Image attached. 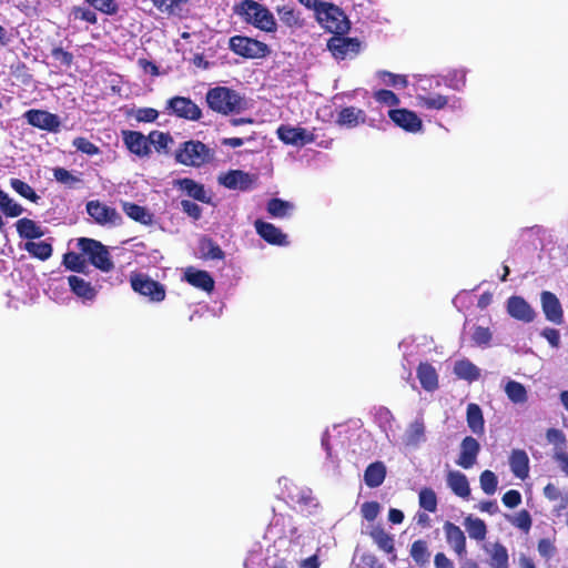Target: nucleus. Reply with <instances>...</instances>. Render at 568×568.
Listing matches in <instances>:
<instances>
[{
  "mask_svg": "<svg viewBox=\"0 0 568 568\" xmlns=\"http://www.w3.org/2000/svg\"><path fill=\"white\" fill-rule=\"evenodd\" d=\"M122 210L130 219L135 222H139L143 225H149L152 223L153 215L144 206L131 202H123Z\"/></svg>",
  "mask_w": 568,
  "mask_h": 568,
  "instance_id": "35",
  "label": "nucleus"
},
{
  "mask_svg": "<svg viewBox=\"0 0 568 568\" xmlns=\"http://www.w3.org/2000/svg\"><path fill=\"white\" fill-rule=\"evenodd\" d=\"M254 226L256 233L268 244L278 246L287 244V235L284 234L274 224L264 222L262 220H256Z\"/></svg>",
  "mask_w": 568,
  "mask_h": 568,
  "instance_id": "20",
  "label": "nucleus"
},
{
  "mask_svg": "<svg viewBox=\"0 0 568 568\" xmlns=\"http://www.w3.org/2000/svg\"><path fill=\"white\" fill-rule=\"evenodd\" d=\"M546 438L549 444L555 447V453L566 452L567 438L565 433L558 428H548L546 432Z\"/></svg>",
  "mask_w": 568,
  "mask_h": 568,
  "instance_id": "53",
  "label": "nucleus"
},
{
  "mask_svg": "<svg viewBox=\"0 0 568 568\" xmlns=\"http://www.w3.org/2000/svg\"><path fill=\"white\" fill-rule=\"evenodd\" d=\"M419 506L429 513L437 510V496L432 488L425 487L419 491L418 495Z\"/></svg>",
  "mask_w": 568,
  "mask_h": 568,
  "instance_id": "52",
  "label": "nucleus"
},
{
  "mask_svg": "<svg viewBox=\"0 0 568 568\" xmlns=\"http://www.w3.org/2000/svg\"><path fill=\"white\" fill-rule=\"evenodd\" d=\"M510 523L524 532H528L531 528L532 520L529 511L521 509L515 517L510 519Z\"/></svg>",
  "mask_w": 568,
  "mask_h": 568,
  "instance_id": "62",
  "label": "nucleus"
},
{
  "mask_svg": "<svg viewBox=\"0 0 568 568\" xmlns=\"http://www.w3.org/2000/svg\"><path fill=\"white\" fill-rule=\"evenodd\" d=\"M164 112L176 118L199 121L202 118V110L190 98L175 95L165 103Z\"/></svg>",
  "mask_w": 568,
  "mask_h": 568,
  "instance_id": "8",
  "label": "nucleus"
},
{
  "mask_svg": "<svg viewBox=\"0 0 568 568\" xmlns=\"http://www.w3.org/2000/svg\"><path fill=\"white\" fill-rule=\"evenodd\" d=\"M276 12L282 23L288 28H301L303 20L300 18V13L290 4H284L276 8Z\"/></svg>",
  "mask_w": 568,
  "mask_h": 568,
  "instance_id": "40",
  "label": "nucleus"
},
{
  "mask_svg": "<svg viewBox=\"0 0 568 568\" xmlns=\"http://www.w3.org/2000/svg\"><path fill=\"white\" fill-rule=\"evenodd\" d=\"M491 332L488 327L475 326L471 339L477 346H488L491 341Z\"/></svg>",
  "mask_w": 568,
  "mask_h": 568,
  "instance_id": "61",
  "label": "nucleus"
},
{
  "mask_svg": "<svg viewBox=\"0 0 568 568\" xmlns=\"http://www.w3.org/2000/svg\"><path fill=\"white\" fill-rule=\"evenodd\" d=\"M132 290L151 302H162L166 296L165 286L143 273H133L130 277Z\"/></svg>",
  "mask_w": 568,
  "mask_h": 568,
  "instance_id": "7",
  "label": "nucleus"
},
{
  "mask_svg": "<svg viewBox=\"0 0 568 568\" xmlns=\"http://www.w3.org/2000/svg\"><path fill=\"white\" fill-rule=\"evenodd\" d=\"M13 75L24 85H29L33 81V75L26 63L19 62L12 71Z\"/></svg>",
  "mask_w": 568,
  "mask_h": 568,
  "instance_id": "64",
  "label": "nucleus"
},
{
  "mask_svg": "<svg viewBox=\"0 0 568 568\" xmlns=\"http://www.w3.org/2000/svg\"><path fill=\"white\" fill-rule=\"evenodd\" d=\"M229 47L235 54L245 59H262L271 53L265 42L245 36L231 37Z\"/></svg>",
  "mask_w": 568,
  "mask_h": 568,
  "instance_id": "6",
  "label": "nucleus"
},
{
  "mask_svg": "<svg viewBox=\"0 0 568 568\" xmlns=\"http://www.w3.org/2000/svg\"><path fill=\"white\" fill-rule=\"evenodd\" d=\"M508 314L524 323H530L535 320L536 313L529 303L521 296H510L507 301Z\"/></svg>",
  "mask_w": 568,
  "mask_h": 568,
  "instance_id": "16",
  "label": "nucleus"
},
{
  "mask_svg": "<svg viewBox=\"0 0 568 568\" xmlns=\"http://www.w3.org/2000/svg\"><path fill=\"white\" fill-rule=\"evenodd\" d=\"M78 247L82 254L88 256L89 262L98 270L105 273L113 270L114 264L111 260L110 252L100 241L81 237L78 240Z\"/></svg>",
  "mask_w": 568,
  "mask_h": 568,
  "instance_id": "5",
  "label": "nucleus"
},
{
  "mask_svg": "<svg viewBox=\"0 0 568 568\" xmlns=\"http://www.w3.org/2000/svg\"><path fill=\"white\" fill-rule=\"evenodd\" d=\"M509 465L513 474L519 479H526L529 475V457L524 449H514L509 456Z\"/></svg>",
  "mask_w": 568,
  "mask_h": 568,
  "instance_id": "24",
  "label": "nucleus"
},
{
  "mask_svg": "<svg viewBox=\"0 0 568 568\" xmlns=\"http://www.w3.org/2000/svg\"><path fill=\"white\" fill-rule=\"evenodd\" d=\"M149 145H153L156 152H168L173 138L169 132L153 130L149 133Z\"/></svg>",
  "mask_w": 568,
  "mask_h": 568,
  "instance_id": "44",
  "label": "nucleus"
},
{
  "mask_svg": "<svg viewBox=\"0 0 568 568\" xmlns=\"http://www.w3.org/2000/svg\"><path fill=\"white\" fill-rule=\"evenodd\" d=\"M70 290L78 297L87 301H92L97 296V290L91 285L90 282L77 275H70L68 277Z\"/></svg>",
  "mask_w": 568,
  "mask_h": 568,
  "instance_id": "26",
  "label": "nucleus"
},
{
  "mask_svg": "<svg viewBox=\"0 0 568 568\" xmlns=\"http://www.w3.org/2000/svg\"><path fill=\"white\" fill-rule=\"evenodd\" d=\"M417 101L419 106L427 110H443L447 106L456 109L459 106L460 102L459 99H454L453 102L449 103V97L443 94L418 95Z\"/></svg>",
  "mask_w": 568,
  "mask_h": 568,
  "instance_id": "23",
  "label": "nucleus"
},
{
  "mask_svg": "<svg viewBox=\"0 0 568 568\" xmlns=\"http://www.w3.org/2000/svg\"><path fill=\"white\" fill-rule=\"evenodd\" d=\"M214 152L201 141L190 140L180 145L175 160L186 166L200 168L213 160Z\"/></svg>",
  "mask_w": 568,
  "mask_h": 568,
  "instance_id": "4",
  "label": "nucleus"
},
{
  "mask_svg": "<svg viewBox=\"0 0 568 568\" xmlns=\"http://www.w3.org/2000/svg\"><path fill=\"white\" fill-rule=\"evenodd\" d=\"M447 544L459 557L464 558L467 554V540L462 528L452 521H445L443 526Z\"/></svg>",
  "mask_w": 568,
  "mask_h": 568,
  "instance_id": "14",
  "label": "nucleus"
},
{
  "mask_svg": "<svg viewBox=\"0 0 568 568\" xmlns=\"http://www.w3.org/2000/svg\"><path fill=\"white\" fill-rule=\"evenodd\" d=\"M374 98L377 102L388 106H396L400 103L399 98L393 91L386 89L376 91Z\"/></svg>",
  "mask_w": 568,
  "mask_h": 568,
  "instance_id": "63",
  "label": "nucleus"
},
{
  "mask_svg": "<svg viewBox=\"0 0 568 568\" xmlns=\"http://www.w3.org/2000/svg\"><path fill=\"white\" fill-rule=\"evenodd\" d=\"M409 555L417 566H426L430 559L427 541L424 539L415 540L410 546Z\"/></svg>",
  "mask_w": 568,
  "mask_h": 568,
  "instance_id": "38",
  "label": "nucleus"
},
{
  "mask_svg": "<svg viewBox=\"0 0 568 568\" xmlns=\"http://www.w3.org/2000/svg\"><path fill=\"white\" fill-rule=\"evenodd\" d=\"M207 106L222 115L240 113L247 108L244 95L229 87L211 88L205 94Z\"/></svg>",
  "mask_w": 568,
  "mask_h": 568,
  "instance_id": "1",
  "label": "nucleus"
},
{
  "mask_svg": "<svg viewBox=\"0 0 568 568\" xmlns=\"http://www.w3.org/2000/svg\"><path fill=\"white\" fill-rule=\"evenodd\" d=\"M53 176L59 183L68 185L69 187L81 182L80 178L73 175L70 171L61 166L53 169Z\"/></svg>",
  "mask_w": 568,
  "mask_h": 568,
  "instance_id": "58",
  "label": "nucleus"
},
{
  "mask_svg": "<svg viewBox=\"0 0 568 568\" xmlns=\"http://www.w3.org/2000/svg\"><path fill=\"white\" fill-rule=\"evenodd\" d=\"M417 378L420 383V386L426 392H434L438 388L439 382H438V374L435 369V367L428 363V362H422L417 366L416 369Z\"/></svg>",
  "mask_w": 568,
  "mask_h": 568,
  "instance_id": "22",
  "label": "nucleus"
},
{
  "mask_svg": "<svg viewBox=\"0 0 568 568\" xmlns=\"http://www.w3.org/2000/svg\"><path fill=\"white\" fill-rule=\"evenodd\" d=\"M62 264L69 271L83 273L87 268V262L81 254L67 252L63 254Z\"/></svg>",
  "mask_w": 568,
  "mask_h": 568,
  "instance_id": "46",
  "label": "nucleus"
},
{
  "mask_svg": "<svg viewBox=\"0 0 568 568\" xmlns=\"http://www.w3.org/2000/svg\"><path fill=\"white\" fill-rule=\"evenodd\" d=\"M267 213L273 217H285L293 210V204L278 197H273L267 202Z\"/></svg>",
  "mask_w": 568,
  "mask_h": 568,
  "instance_id": "45",
  "label": "nucleus"
},
{
  "mask_svg": "<svg viewBox=\"0 0 568 568\" xmlns=\"http://www.w3.org/2000/svg\"><path fill=\"white\" fill-rule=\"evenodd\" d=\"M424 440L425 423L423 417H419L408 425L405 434V445L410 447H417Z\"/></svg>",
  "mask_w": 568,
  "mask_h": 568,
  "instance_id": "34",
  "label": "nucleus"
},
{
  "mask_svg": "<svg viewBox=\"0 0 568 568\" xmlns=\"http://www.w3.org/2000/svg\"><path fill=\"white\" fill-rule=\"evenodd\" d=\"M0 209L4 213V215L9 217H17L23 213V207L13 202L9 195L0 190Z\"/></svg>",
  "mask_w": 568,
  "mask_h": 568,
  "instance_id": "49",
  "label": "nucleus"
},
{
  "mask_svg": "<svg viewBox=\"0 0 568 568\" xmlns=\"http://www.w3.org/2000/svg\"><path fill=\"white\" fill-rule=\"evenodd\" d=\"M199 248L205 260H223L225 257L224 251L211 237L203 236L199 242Z\"/></svg>",
  "mask_w": 568,
  "mask_h": 568,
  "instance_id": "37",
  "label": "nucleus"
},
{
  "mask_svg": "<svg viewBox=\"0 0 568 568\" xmlns=\"http://www.w3.org/2000/svg\"><path fill=\"white\" fill-rule=\"evenodd\" d=\"M447 484L455 495L462 498H468L470 496V488L465 474L457 470L449 471L447 475Z\"/></svg>",
  "mask_w": 568,
  "mask_h": 568,
  "instance_id": "32",
  "label": "nucleus"
},
{
  "mask_svg": "<svg viewBox=\"0 0 568 568\" xmlns=\"http://www.w3.org/2000/svg\"><path fill=\"white\" fill-rule=\"evenodd\" d=\"M315 16L318 23L333 34L344 36L351 29V22L345 12L332 2H324Z\"/></svg>",
  "mask_w": 568,
  "mask_h": 568,
  "instance_id": "3",
  "label": "nucleus"
},
{
  "mask_svg": "<svg viewBox=\"0 0 568 568\" xmlns=\"http://www.w3.org/2000/svg\"><path fill=\"white\" fill-rule=\"evenodd\" d=\"M234 12L254 28L273 33L277 30V23L273 13L255 0H242L233 8Z\"/></svg>",
  "mask_w": 568,
  "mask_h": 568,
  "instance_id": "2",
  "label": "nucleus"
},
{
  "mask_svg": "<svg viewBox=\"0 0 568 568\" xmlns=\"http://www.w3.org/2000/svg\"><path fill=\"white\" fill-rule=\"evenodd\" d=\"M88 214L99 224L116 223L120 216L114 207L108 206L98 200L87 203Z\"/></svg>",
  "mask_w": 568,
  "mask_h": 568,
  "instance_id": "19",
  "label": "nucleus"
},
{
  "mask_svg": "<svg viewBox=\"0 0 568 568\" xmlns=\"http://www.w3.org/2000/svg\"><path fill=\"white\" fill-rule=\"evenodd\" d=\"M465 526L471 539L481 541L486 538L487 526L483 519L468 516L465 519Z\"/></svg>",
  "mask_w": 568,
  "mask_h": 568,
  "instance_id": "42",
  "label": "nucleus"
},
{
  "mask_svg": "<svg viewBox=\"0 0 568 568\" xmlns=\"http://www.w3.org/2000/svg\"><path fill=\"white\" fill-rule=\"evenodd\" d=\"M94 10L106 14L114 16L119 12V3L116 0H84Z\"/></svg>",
  "mask_w": 568,
  "mask_h": 568,
  "instance_id": "51",
  "label": "nucleus"
},
{
  "mask_svg": "<svg viewBox=\"0 0 568 568\" xmlns=\"http://www.w3.org/2000/svg\"><path fill=\"white\" fill-rule=\"evenodd\" d=\"M466 422L469 429L476 435H483L485 432V419L480 406L476 403H469L466 409Z\"/></svg>",
  "mask_w": 568,
  "mask_h": 568,
  "instance_id": "27",
  "label": "nucleus"
},
{
  "mask_svg": "<svg viewBox=\"0 0 568 568\" xmlns=\"http://www.w3.org/2000/svg\"><path fill=\"white\" fill-rule=\"evenodd\" d=\"M445 84L456 91H460L466 84V70L454 69L445 75Z\"/></svg>",
  "mask_w": 568,
  "mask_h": 568,
  "instance_id": "50",
  "label": "nucleus"
},
{
  "mask_svg": "<svg viewBox=\"0 0 568 568\" xmlns=\"http://www.w3.org/2000/svg\"><path fill=\"white\" fill-rule=\"evenodd\" d=\"M16 229L19 236L23 240L32 241L44 235L42 227L38 225L33 220L28 217L18 220L16 223Z\"/></svg>",
  "mask_w": 568,
  "mask_h": 568,
  "instance_id": "29",
  "label": "nucleus"
},
{
  "mask_svg": "<svg viewBox=\"0 0 568 568\" xmlns=\"http://www.w3.org/2000/svg\"><path fill=\"white\" fill-rule=\"evenodd\" d=\"M185 280L192 286L201 288L207 293L214 290V280L206 271H189L185 273Z\"/></svg>",
  "mask_w": 568,
  "mask_h": 568,
  "instance_id": "33",
  "label": "nucleus"
},
{
  "mask_svg": "<svg viewBox=\"0 0 568 568\" xmlns=\"http://www.w3.org/2000/svg\"><path fill=\"white\" fill-rule=\"evenodd\" d=\"M369 537L377 545L378 549L387 555H392L390 560H396L394 536L388 534L381 525L373 526L368 532Z\"/></svg>",
  "mask_w": 568,
  "mask_h": 568,
  "instance_id": "21",
  "label": "nucleus"
},
{
  "mask_svg": "<svg viewBox=\"0 0 568 568\" xmlns=\"http://www.w3.org/2000/svg\"><path fill=\"white\" fill-rule=\"evenodd\" d=\"M505 393L509 400L513 402L514 404H524L528 399L525 386L516 381L507 382L505 386Z\"/></svg>",
  "mask_w": 568,
  "mask_h": 568,
  "instance_id": "43",
  "label": "nucleus"
},
{
  "mask_svg": "<svg viewBox=\"0 0 568 568\" xmlns=\"http://www.w3.org/2000/svg\"><path fill=\"white\" fill-rule=\"evenodd\" d=\"M489 555L491 568H509V555L507 548L499 541L494 542L490 548H485Z\"/></svg>",
  "mask_w": 568,
  "mask_h": 568,
  "instance_id": "31",
  "label": "nucleus"
},
{
  "mask_svg": "<svg viewBox=\"0 0 568 568\" xmlns=\"http://www.w3.org/2000/svg\"><path fill=\"white\" fill-rule=\"evenodd\" d=\"M122 140L126 149L140 156H149L151 154V146L149 145V136L140 131L123 130Z\"/></svg>",
  "mask_w": 568,
  "mask_h": 568,
  "instance_id": "13",
  "label": "nucleus"
},
{
  "mask_svg": "<svg viewBox=\"0 0 568 568\" xmlns=\"http://www.w3.org/2000/svg\"><path fill=\"white\" fill-rule=\"evenodd\" d=\"M389 119L400 129L416 133L423 129V121L412 110L408 109H392L388 111Z\"/></svg>",
  "mask_w": 568,
  "mask_h": 568,
  "instance_id": "12",
  "label": "nucleus"
},
{
  "mask_svg": "<svg viewBox=\"0 0 568 568\" xmlns=\"http://www.w3.org/2000/svg\"><path fill=\"white\" fill-rule=\"evenodd\" d=\"M132 115L138 122L153 123L159 118V111L154 108H139Z\"/></svg>",
  "mask_w": 568,
  "mask_h": 568,
  "instance_id": "60",
  "label": "nucleus"
},
{
  "mask_svg": "<svg viewBox=\"0 0 568 568\" xmlns=\"http://www.w3.org/2000/svg\"><path fill=\"white\" fill-rule=\"evenodd\" d=\"M72 145L77 149V151L82 152L87 155L92 156L100 153V148L84 136L74 138L72 141Z\"/></svg>",
  "mask_w": 568,
  "mask_h": 568,
  "instance_id": "57",
  "label": "nucleus"
},
{
  "mask_svg": "<svg viewBox=\"0 0 568 568\" xmlns=\"http://www.w3.org/2000/svg\"><path fill=\"white\" fill-rule=\"evenodd\" d=\"M93 8L74 6L71 8L70 16L73 17L74 20L85 21L89 24L98 23V14Z\"/></svg>",
  "mask_w": 568,
  "mask_h": 568,
  "instance_id": "48",
  "label": "nucleus"
},
{
  "mask_svg": "<svg viewBox=\"0 0 568 568\" xmlns=\"http://www.w3.org/2000/svg\"><path fill=\"white\" fill-rule=\"evenodd\" d=\"M480 452V445L478 440L471 436H466L460 444V453L456 464L464 469L471 468L477 460V456Z\"/></svg>",
  "mask_w": 568,
  "mask_h": 568,
  "instance_id": "17",
  "label": "nucleus"
},
{
  "mask_svg": "<svg viewBox=\"0 0 568 568\" xmlns=\"http://www.w3.org/2000/svg\"><path fill=\"white\" fill-rule=\"evenodd\" d=\"M277 136L283 143L295 146L311 144L316 139L313 132H308L304 128L284 124L277 129Z\"/></svg>",
  "mask_w": 568,
  "mask_h": 568,
  "instance_id": "10",
  "label": "nucleus"
},
{
  "mask_svg": "<svg viewBox=\"0 0 568 568\" xmlns=\"http://www.w3.org/2000/svg\"><path fill=\"white\" fill-rule=\"evenodd\" d=\"M540 301L546 320L557 325L561 324L564 322V311L556 294L542 291Z\"/></svg>",
  "mask_w": 568,
  "mask_h": 568,
  "instance_id": "15",
  "label": "nucleus"
},
{
  "mask_svg": "<svg viewBox=\"0 0 568 568\" xmlns=\"http://www.w3.org/2000/svg\"><path fill=\"white\" fill-rule=\"evenodd\" d=\"M366 122V113L356 109L355 106H345L343 108L336 119V123L341 126L355 128L358 124H363Z\"/></svg>",
  "mask_w": 568,
  "mask_h": 568,
  "instance_id": "25",
  "label": "nucleus"
},
{
  "mask_svg": "<svg viewBox=\"0 0 568 568\" xmlns=\"http://www.w3.org/2000/svg\"><path fill=\"white\" fill-rule=\"evenodd\" d=\"M256 175L242 170H230L219 178L220 184L229 190L250 191L255 186Z\"/></svg>",
  "mask_w": 568,
  "mask_h": 568,
  "instance_id": "9",
  "label": "nucleus"
},
{
  "mask_svg": "<svg viewBox=\"0 0 568 568\" xmlns=\"http://www.w3.org/2000/svg\"><path fill=\"white\" fill-rule=\"evenodd\" d=\"M480 488L487 495H493L497 490L498 478L491 470H484L479 476Z\"/></svg>",
  "mask_w": 568,
  "mask_h": 568,
  "instance_id": "54",
  "label": "nucleus"
},
{
  "mask_svg": "<svg viewBox=\"0 0 568 568\" xmlns=\"http://www.w3.org/2000/svg\"><path fill=\"white\" fill-rule=\"evenodd\" d=\"M23 248L32 256L40 261H47L51 257L53 248L52 244L47 241H28Z\"/></svg>",
  "mask_w": 568,
  "mask_h": 568,
  "instance_id": "36",
  "label": "nucleus"
},
{
  "mask_svg": "<svg viewBox=\"0 0 568 568\" xmlns=\"http://www.w3.org/2000/svg\"><path fill=\"white\" fill-rule=\"evenodd\" d=\"M23 116L34 128L49 132H58L60 130L61 122L59 116L49 111L30 109Z\"/></svg>",
  "mask_w": 568,
  "mask_h": 568,
  "instance_id": "11",
  "label": "nucleus"
},
{
  "mask_svg": "<svg viewBox=\"0 0 568 568\" xmlns=\"http://www.w3.org/2000/svg\"><path fill=\"white\" fill-rule=\"evenodd\" d=\"M190 0H152L153 6L163 14L180 16Z\"/></svg>",
  "mask_w": 568,
  "mask_h": 568,
  "instance_id": "41",
  "label": "nucleus"
},
{
  "mask_svg": "<svg viewBox=\"0 0 568 568\" xmlns=\"http://www.w3.org/2000/svg\"><path fill=\"white\" fill-rule=\"evenodd\" d=\"M386 477V466L383 462L369 464L364 471V481L369 488L379 487Z\"/></svg>",
  "mask_w": 568,
  "mask_h": 568,
  "instance_id": "28",
  "label": "nucleus"
},
{
  "mask_svg": "<svg viewBox=\"0 0 568 568\" xmlns=\"http://www.w3.org/2000/svg\"><path fill=\"white\" fill-rule=\"evenodd\" d=\"M179 184L181 189L185 191L187 195L193 197L194 200L203 203L210 202V197L206 196V192L203 184H200L189 178L180 180Z\"/></svg>",
  "mask_w": 568,
  "mask_h": 568,
  "instance_id": "39",
  "label": "nucleus"
},
{
  "mask_svg": "<svg viewBox=\"0 0 568 568\" xmlns=\"http://www.w3.org/2000/svg\"><path fill=\"white\" fill-rule=\"evenodd\" d=\"M10 185L19 195L33 203H37L40 200V196L36 193V191L27 182L20 179H11Z\"/></svg>",
  "mask_w": 568,
  "mask_h": 568,
  "instance_id": "47",
  "label": "nucleus"
},
{
  "mask_svg": "<svg viewBox=\"0 0 568 568\" xmlns=\"http://www.w3.org/2000/svg\"><path fill=\"white\" fill-rule=\"evenodd\" d=\"M291 499L303 508L308 509L317 506L316 498L308 488L300 489L296 494L291 496Z\"/></svg>",
  "mask_w": 568,
  "mask_h": 568,
  "instance_id": "55",
  "label": "nucleus"
},
{
  "mask_svg": "<svg viewBox=\"0 0 568 568\" xmlns=\"http://www.w3.org/2000/svg\"><path fill=\"white\" fill-rule=\"evenodd\" d=\"M454 374L459 378L473 383L480 377V369L469 359L463 358L454 364Z\"/></svg>",
  "mask_w": 568,
  "mask_h": 568,
  "instance_id": "30",
  "label": "nucleus"
},
{
  "mask_svg": "<svg viewBox=\"0 0 568 568\" xmlns=\"http://www.w3.org/2000/svg\"><path fill=\"white\" fill-rule=\"evenodd\" d=\"M544 495L550 501L560 500V509H565L568 505V495L562 494L561 490L555 486L552 483H548L544 487Z\"/></svg>",
  "mask_w": 568,
  "mask_h": 568,
  "instance_id": "56",
  "label": "nucleus"
},
{
  "mask_svg": "<svg viewBox=\"0 0 568 568\" xmlns=\"http://www.w3.org/2000/svg\"><path fill=\"white\" fill-rule=\"evenodd\" d=\"M378 77L383 81V83L388 87H407V79L405 75L394 74L389 71H379Z\"/></svg>",
  "mask_w": 568,
  "mask_h": 568,
  "instance_id": "59",
  "label": "nucleus"
},
{
  "mask_svg": "<svg viewBox=\"0 0 568 568\" xmlns=\"http://www.w3.org/2000/svg\"><path fill=\"white\" fill-rule=\"evenodd\" d=\"M361 43L356 38L334 36L327 41V48L336 59H345L348 52L357 53Z\"/></svg>",
  "mask_w": 568,
  "mask_h": 568,
  "instance_id": "18",
  "label": "nucleus"
}]
</instances>
